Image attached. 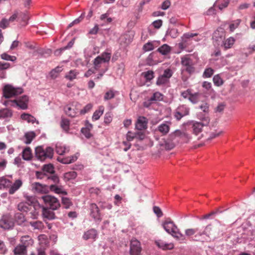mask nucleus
Masks as SVG:
<instances>
[{"mask_svg": "<svg viewBox=\"0 0 255 255\" xmlns=\"http://www.w3.org/2000/svg\"><path fill=\"white\" fill-rule=\"evenodd\" d=\"M153 210L157 217L160 218L163 216V213L159 207L157 206H154L153 207Z\"/></svg>", "mask_w": 255, "mask_h": 255, "instance_id": "obj_62", "label": "nucleus"}, {"mask_svg": "<svg viewBox=\"0 0 255 255\" xmlns=\"http://www.w3.org/2000/svg\"><path fill=\"white\" fill-rule=\"evenodd\" d=\"M214 73V70L211 68H208L205 70L203 76L204 78H210L211 77Z\"/></svg>", "mask_w": 255, "mask_h": 255, "instance_id": "obj_51", "label": "nucleus"}, {"mask_svg": "<svg viewBox=\"0 0 255 255\" xmlns=\"http://www.w3.org/2000/svg\"><path fill=\"white\" fill-rule=\"evenodd\" d=\"M33 202L30 203L27 202H21L17 205V209L21 212H27L31 210Z\"/></svg>", "mask_w": 255, "mask_h": 255, "instance_id": "obj_15", "label": "nucleus"}, {"mask_svg": "<svg viewBox=\"0 0 255 255\" xmlns=\"http://www.w3.org/2000/svg\"><path fill=\"white\" fill-rule=\"evenodd\" d=\"M235 42V39L233 37H230L226 40H224L220 44L221 46L224 47L225 49L231 48Z\"/></svg>", "mask_w": 255, "mask_h": 255, "instance_id": "obj_25", "label": "nucleus"}, {"mask_svg": "<svg viewBox=\"0 0 255 255\" xmlns=\"http://www.w3.org/2000/svg\"><path fill=\"white\" fill-rule=\"evenodd\" d=\"M174 139V138H171L170 134L168 138L165 140L164 142L161 144V145L166 150H171L175 147V144L173 141Z\"/></svg>", "mask_w": 255, "mask_h": 255, "instance_id": "obj_20", "label": "nucleus"}, {"mask_svg": "<svg viewBox=\"0 0 255 255\" xmlns=\"http://www.w3.org/2000/svg\"><path fill=\"white\" fill-rule=\"evenodd\" d=\"M162 227L167 233L178 240L183 241L185 239V235L182 234L177 226L170 218L167 219L162 223Z\"/></svg>", "mask_w": 255, "mask_h": 255, "instance_id": "obj_1", "label": "nucleus"}, {"mask_svg": "<svg viewBox=\"0 0 255 255\" xmlns=\"http://www.w3.org/2000/svg\"><path fill=\"white\" fill-rule=\"evenodd\" d=\"M23 93L21 88H14L10 85H6L3 88V95L6 99L14 97Z\"/></svg>", "mask_w": 255, "mask_h": 255, "instance_id": "obj_5", "label": "nucleus"}, {"mask_svg": "<svg viewBox=\"0 0 255 255\" xmlns=\"http://www.w3.org/2000/svg\"><path fill=\"white\" fill-rule=\"evenodd\" d=\"M171 137L175 139L176 137H179L186 143H187L191 139V136L188 133L179 129H177L171 133Z\"/></svg>", "mask_w": 255, "mask_h": 255, "instance_id": "obj_10", "label": "nucleus"}, {"mask_svg": "<svg viewBox=\"0 0 255 255\" xmlns=\"http://www.w3.org/2000/svg\"><path fill=\"white\" fill-rule=\"evenodd\" d=\"M111 57V54L106 52H104L100 56H97L93 62L94 68L96 70H98L101 67V65L102 63L109 62Z\"/></svg>", "mask_w": 255, "mask_h": 255, "instance_id": "obj_8", "label": "nucleus"}, {"mask_svg": "<svg viewBox=\"0 0 255 255\" xmlns=\"http://www.w3.org/2000/svg\"><path fill=\"white\" fill-rule=\"evenodd\" d=\"M47 185L41 184L38 182H34L32 184V189L38 193H45L47 191Z\"/></svg>", "mask_w": 255, "mask_h": 255, "instance_id": "obj_16", "label": "nucleus"}, {"mask_svg": "<svg viewBox=\"0 0 255 255\" xmlns=\"http://www.w3.org/2000/svg\"><path fill=\"white\" fill-rule=\"evenodd\" d=\"M47 179L53 182V184H58L60 182L59 177L56 175H53L47 177Z\"/></svg>", "mask_w": 255, "mask_h": 255, "instance_id": "obj_55", "label": "nucleus"}, {"mask_svg": "<svg viewBox=\"0 0 255 255\" xmlns=\"http://www.w3.org/2000/svg\"><path fill=\"white\" fill-rule=\"evenodd\" d=\"M156 245L160 248L163 250H171L173 249L174 245L173 244L165 243L162 241H158L155 242Z\"/></svg>", "mask_w": 255, "mask_h": 255, "instance_id": "obj_27", "label": "nucleus"}, {"mask_svg": "<svg viewBox=\"0 0 255 255\" xmlns=\"http://www.w3.org/2000/svg\"><path fill=\"white\" fill-rule=\"evenodd\" d=\"M213 81L214 84L217 86H220L223 84V81L219 75H215L213 77Z\"/></svg>", "mask_w": 255, "mask_h": 255, "instance_id": "obj_47", "label": "nucleus"}, {"mask_svg": "<svg viewBox=\"0 0 255 255\" xmlns=\"http://www.w3.org/2000/svg\"><path fill=\"white\" fill-rule=\"evenodd\" d=\"M189 109L185 105L178 107L174 112V117L177 121L180 120L183 117L189 115Z\"/></svg>", "mask_w": 255, "mask_h": 255, "instance_id": "obj_9", "label": "nucleus"}, {"mask_svg": "<svg viewBox=\"0 0 255 255\" xmlns=\"http://www.w3.org/2000/svg\"><path fill=\"white\" fill-rule=\"evenodd\" d=\"M30 218L33 219H36L38 218V212L35 209V208L32 205V208L31 211H30Z\"/></svg>", "mask_w": 255, "mask_h": 255, "instance_id": "obj_60", "label": "nucleus"}, {"mask_svg": "<svg viewBox=\"0 0 255 255\" xmlns=\"http://www.w3.org/2000/svg\"><path fill=\"white\" fill-rule=\"evenodd\" d=\"M49 189L57 194L67 195V192L63 189L62 186H58L57 184H51L49 187Z\"/></svg>", "mask_w": 255, "mask_h": 255, "instance_id": "obj_26", "label": "nucleus"}, {"mask_svg": "<svg viewBox=\"0 0 255 255\" xmlns=\"http://www.w3.org/2000/svg\"><path fill=\"white\" fill-rule=\"evenodd\" d=\"M198 231V228L196 229H188L185 231V236L190 237L194 235Z\"/></svg>", "mask_w": 255, "mask_h": 255, "instance_id": "obj_57", "label": "nucleus"}, {"mask_svg": "<svg viewBox=\"0 0 255 255\" xmlns=\"http://www.w3.org/2000/svg\"><path fill=\"white\" fill-rule=\"evenodd\" d=\"M42 216L43 221L46 222L47 220H51L55 219L56 216L55 213L51 209L48 207H43L42 211Z\"/></svg>", "mask_w": 255, "mask_h": 255, "instance_id": "obj_14", "label": "nucleus"}, {"mask_svg": "<svg viewBox=\"0 0 255 255\" xmlns=\"http://www.w3.org/2000/svg\"><path fill=\"white\" fill-rule=\"evenodd\" d=\"M92 107L93 106L91 104H87L86 106L84 107L83 109L81 110L80 114L82 115H84L85 114L88 113L91 110Z\"/></svg>", "mask_w": 255, "mask_h": 255, "instance_id": "obj_63", "label": "nucleus"}, {"mask_svg": "<svg viewBox=\"0 0 255 255\" xmlns=\"http://www.w3.org/2000/svg\"><path fill=\"white\" fill-rule=\"evenodd\" d=\"M203 124L198 122H192V128L193 132L196 135H198L202 130L203 127Z\"/></svg>", "mask_w": 255, "mask_h": 255, "instance_id": "obj_21", "label": "nucleus"}, {"mask_svg": "<svg viewBox=\"0 0 255 255\" xmlns=\"http://www.w3.org/2000/svg\"><path fill=\"white\" fill-rule=\"evenodd\" d=\"M77 176V173L75 171H72L65 173L64 175V178L65 180L69 181L75 179Z\"/></svg>", "mask_w": 255, "mask_h": 255, "instance_id": "obj_40", "label": "nucleus"}, {"mask_svg": "<svg viewBox=\"0 0 255 255\" xmlns=\"http://www.w3.org/2000/svg\"><path fill=\"white\" fill-rule=\"evenodd\" d=\"M42 170L46 174L47 173L53 174L55 172L54 166L53 164L50 163L44 165L42 168Z\"/></svg>", "mask_w": 255, "mask_h": 255, "instance_id": "obj_34", "label": "nucleus"}, {"mask_svg": "<svg viewBox=\"0 0 255 255\" xmlns=\"http://www.w3.org/2000/svg\"><path fill=\"white\" fill-rule=\"evenodd\" d=\"M157 51L162 55H166L170 52L171 47L167 44H164L159 47Z\"/></svg>", "mask_w": 255, "mask_h": 255, "instance_id": "obj_31", "label": "nucleus"}, {"mask_svg": "<svg viewBox=\"0 0 255 255\" xmlns=\"http://www.w3.org/2000/svg\"><path fill=\"white\" fill-rule=\"evenodd\" d=\"M35 133L34 131L26 132L24 134V137L26 139V140L24 141L25 143L27 144H30L35 137Z\"/></svg>", "mask_w": 255, "mask_h": 255, "instance_id": "obj_33", "label": "nucleus"}, {"mask_svg": "<svg viewBox=\"0 0 255 255\" xmlns=\"http://www.w3.org/2000/svg\"><path fill=\"white\" fill-rule=\"evenodd\" d=\"M163 99V95L159 92H155L153 94L151 97L150 98L149 101L150 102L152 101H160Z\"/></svg>", "mask_w": 255, "mask_h": 255, "instance_id": "obj_41", "label": "nucleus"}, {"mask_svg": "<svg viewBox=\"0 0 255 255\" xmlns=\"http://www.w3.org/2000/svg\"><path fill=\"white\" fill-rule=\"evenodd\" d=\"M199 119L201 121V122H200V123L205 126H207L210 121L209 117L207 115L199 116Z\"/></svg>", "mask_w": 255, "mask_h": 255, "instance_id": "obj_45", "label": "nucleus"}, {"mask_svg": "<svg viewBox=\"0 0 255 255\" xmlns=\"http://www.w3.org/2000/svg\"><path fill=\"white\" fill-rule=\"evenodd\" d=\"M20 117L22 120L27 121L28 123L34 124V123H36L37 125L39 124V122L30 114L23 113L21 115Z\"/></svg>", "mask_w": 255, "mask_h": 255, "instance_id": "obj_24", "label": "nucleus"}, {"mask_svg": "<svg viewBox=\"0 0 255 255\" xmlns=\"http://www.w3.org/2000/svg\"><path fill=\"white\" fill-rule=\"evenodd\" d=\"M35 154L38 159L44 161L47 158H52L53 149L51 147H47L44 150L42 146H38L35 149Z\"/></svg>", "mask_w": 255, "mask_h": 255, "instance_id": "obj_4", "label": "nucleus"}, {"mask_svg": "<svg viewBox=\"0 0 255 255\" xmlns=\"http://www.w3.org/2000/svg\"><path fill=\"white\" fill-rule=\"evenodd\" d=\"M154 72L152 71L149 70L147 72H143L142 75L147 81H150L154 78Z\"/></svg>", "mask_w": 255, "mask_h": 255, "instance_id": "obj_46", "label": "nucleus"}, {"mask_svg": "<svg viewBox=\"0 0 255 255\" xmlns=\"http://www.w3.org/2000/svg\"><path fill=\"white\" fill-rule=\"evenodd\" d=\"M22 185V181L21 179H17L13 183H11V185L8 190V193L10 195L13 194Z\"/></svg>", "mask_w": 255, "mask_h": 255, "instance_id": "obj_19", "label": "nucleus"}, {"mask_svg": "<svg viewBox=\"0 0 255 255\" xmlns=\"http://www.w3.org/2000/svg\"><path fill=\"white\" fill-rule=\"evenodd\" d=\"M18 19H20L22 22H24V25L28 24V21L29 19V16L27 11L21 12L18 11Z\"/></svg>", "mask_w": 255, "mask_h": 255, "instance_id": "obj_28", "label": "nucleus"}, {"mask_svg": "<svg viewBox=\"0 0 255 255\" xmlns=\"http://www.w3.org/2000/svg\"><path fill=\"white\" fill-rule=\"evenodd\" d=\"M81 131L87 138H90L92 136V134L89 129L83 128H81Z\"/></svg>", "mask_w": 255, "mask_h": 255, "instance_id": "obj_64", "label": "nucleus"}, {"mask_svg": "<svg viewBox=\"0 0 255 255\" xmlns=\"http://www.w3.org/2000/svg\"><path fill=\"white\" fill-rule=\"evenodd\" d=\"M90 209L91 211V216L94 218L95 221L101 222L102 218L98 206L95 203H92L90 204Z\"/></svg>", "mask_w": 255, "mask_h": 255, "instance_id": "obj_11", "label": "nucleus"}, {"mask_svg": "<svg viewBox=\"0 0 255 255\" xmlns=\"http://www.w3.org/2000/svg\"><path fill=\"white\" fill-rule=\"evenodd\" d=\"M11 182L4 177H1L0 178V188H9L11 185Z\"/></svg>", "mask_w": 255, "mask_h": 255, "instance_id": "obj_37", "label": "nucleus"}, {"mask_svg": "<svg viewBox=\"0 0 255 255\" xmlns=\"http://www.w3.org/2000/svg\"><path fill=\"white\" fill-rule=\"evenodd\" d=\"M22 158L24 160H30L32 158L31 150L29 147L25 148L22 152Z\"/></svg>", "mask_w": 255, "mask_h": 255, "instance_id": "obj_29", "label": "nucleus"}, {"mask_svg": "<svg viewBox=\"0 0 255 255\" xmlns=\"http://www.w3.org/2000/svg\"><path fill=\"white\" fill-rule=\"evenodd\" d=\"M226 36V31L225 29L221 27H219L213 32L212 35V39L214 45H220L223 41L225 40Z\"/></svg>", "mask_w": 255, "mask_h": 255, "instance_id": "obj_7", "label": "nucleus"}, {"mask_svg": "<svg viewBox=\"0 0 255 255\" xmlns=\"http://www.w3.org/2000/svg\"><path fill=\"white\" fill-rule=\"evenodd\" d=\"M65 114L69 117L71 118L75 117L76 116L77 112L75 111L74 109H72V108L68 106H65L64 108Z\"/></svg>", "mask_w": 255, "mask_h": 255, "instance_id": "obj_39", "label": "nucleus"}, {"mask_svg": "<svg viewBox=\"0 0 255 255\" xmlns=\"http://www.w3.org/2000/svg\"><path fill=\"white\" fill-rule=\"evenodd\" d=\"M29 224L34 230H42L44 228L43 222L40 221L30 222Z\"/></svg>", "mask_w": 255, "mask_h": 255, "instance_id": "obj_30", "label": "nucleus"}, {"mask_svg": "<svg viewBox=\"0 0 255 255\" xmlns=\"http://www.w3.org/2000/svg\"><path fill=\"white\" fill-rule=\"evenodd\" d=\"M181 64L185 67L188 66L192 64V60L189 57L185 56L181 58Z\"/></svg>", "mask_w": 255, "mask_h": 255, "instance_id": "obj_48", "label": "nucleus"}, {"mask_svg": "<svg viewBox=\"0 0 255 255\" xmlns=\"http://www.w3.org/2000/svg\"><path fill=\"white\" fill-rule=\"evenodd\" d=\"M97 236V231L94 229H91L85 232L83 235V238L85 240L89 239L95 240Z\"/></svg>", "mask_w": 255, "mask_h": 255, "instance_id": "obj_22", "label": "nucleus"}, {"mask_svg": "<svg viewBox=\"0 0 255 255\" xmlns=\"http://www.w3.org/2000/svg\"><path fill=\"white\" fill-rule=\"evenodd\" d=\"M147 121L144 117H139L135 124V128L141 130L147 128Z\"/></svg>", "mask_w": 255, "mask_h": 255, "instance_id": "obj_18", "label": "nucleus"}, {"mask_svg": "<svg viewBox=\"0 0 255 255\" xmlns=\"http://www.w3.org/2000/svg\"><path fill=\"white\" fill-rule=\"evenodd\" d=\"M15 225L14 219L9 213L3 214L0 218V228L4 230L13 229Z\"/></svg>", "mask_w": 255, "mask_h": 255, "instance_id": "obj_3", "label": "nucleus"}, {"mask_svg": "<svg viewBox=\"0 0 255 255\" xmlns=\"http://www.w3.org/2000/svg\"><path fill=\"white\" fill-rule=\"evenodd\" d=\"M169 129V126L166 124H162L158 127V130L163 135L167 134Z\"/></svg>", "mask_w": 255, "mask_h": 255, "instance_id": "obj_38", "label": "nucleus"}, {"mask_svg": "<svg viewBox=\"0 0 255 255\" xmlns=\"http://www.w3.org/2000/svg\"><path fill=\"white\" fill-rule=\"evenodd\" d=\"M44 202L47 206H49L50 209L52 210H55L58 209L60 206V204L59 200L54 196L46 195L42 197Z\"/></svg>", "mask_w": 255, "mask_h": 255, "instance_id": "obj_6", "label": "nucleus"}, {"mask_svg": "<svg viewBox=\"0 0 255 255\" xmlns=\"http://www.w3.org/2000/svg\"><path fill=\"white\" fill-rule=\"evenodd\" d=\"M69 150V147L61 145H56V152L59 155H63L65 153H68Z\"/></svg>", "mask_w": 255, "mask_h": 255, "instance_id": "obj_35", "label": "nucleus"}, {"mask_svg": "<svg viewBox=\"0 0 255 255\" xmlns=\"http://www.w3.org/2000/svg\"><path fill=\"white\" fill-rule=\"evenodd\" d=\"M200 94L198 93H196L194 94H191L189 97V100L193 104H196L199 101Z\"/></svg>", "mask_w": 255, "mask_h": 255, "instance_id": "obj_43", "label": "nucleus"}, {"mask_svg": "<svg viewBox=\"0 0 255 255\" xmlns=\"http://www.w3.org/2000/svg\"><path fill=\"white\" fill-rule=\"evenodd\" d=\"M77 73L74 70H71L69 73L65 76V78L69 79L70 81L73 80L76 77Z\"/></svg>", "mask_w": 255, "mask_h": 255, "instance_id": "obj_56", "label": "nucleus"}, {"mask_svg": "<svg viewBox=\"0 0 255 255\" xmlns=\"http://www.w3.org/2000/svg\"><path fill=\"white\" fill-rule=\"evenodd\" d=\"M104 108L103 106L99 107L98 110L96 111L92 116V120L93 121H97L99 119L100 117L103 115Z\"/></svg>", "mask_w": 255, "mask_h": 255, "instance_id": "obj_36", "label": "nucleus"}, {"mask_svg": "<svg viewBox=\"0 0 255 255\" xmlns=\"http://www.w3.org/2000/svg\"><path fill=\"white\" fill-rule=\"evenodd\" d=\"M6 106H17L22 110H25L27 108V104L25 102H22L20 100H7L4 102Z\"/></svg>", "mask_w": 255, "mask_h": 255, "instance_id": "obj_13", "label": "nucleus"}, {"mask_svg": "<svg viewBox=\"0 0 255 255\" xmlns=\"http://www.w3.org/2000/svg\"><path fill=\"white\" fill-rule=\"evenodd\" d=\"M112 121V114L111 113H107L104 117V123L106 124H110Z\"/></svg>", "mask_w": 255, "mask_h": 255, "instance_id": "obj_61", "label": "nucleus"}, {"mask_svg": "<svg viewBox=\"0 0 255 255\" xmlns=\"http://www.w3.org/2000/svg\"><path fill=\"white\" fill-rule=\"evenodd\" d=\"M141 248L140 244L136 240H131L130 246V254L131 255H139L140 253Z\"/></svg>", "mask_w": 255, "mask_h": 255, "instance_id": "obj_12", "label": "nucleus"}, {"mask_svg": "<svg viewBox=\"0 0 255 255\" xmlns=\"http://www.w3.org/2000/svg\"><path fill=\"white\" fill-rule=\"evenodd\" d=\"M115 93L113 90H110L105 93L104 96V100L105 101L112 99L115 97Z\"/></svg>", "mask_w": 255, "mask_h": 255, "instance_id": "obj_52", "label": "nucleus"}, {"mask_svg": "<svg viewBox=\"0 0 255 255\" xmlns=\"http://www.w3.org/2000/svg\"><path fill=\"white\" fill-rule=\"evenodd\" d=\"M172 72L171 70L170 69H166L164 71L163 74L161 76L169 80V78L172 76Z\"/></svg>", "mask_w": 255, "mask_h": 255, "instance_id": "obj_59", "label": "nucleus"}, {"mask_svg": "<svg viewBox=\"0 0 255 255\" xmlns=\"http://www.w3.org/2000/svg\"><path fill=\"white\" fill-rule=\"evenodd\" d=\"M62 203L65 206V208L66 209L69 208L72 205L70 200L67 197H62Z\"/></svg>", "mask_w": 255, "mask_h": 255, "instance_id": "obj_54", "label": "nucleus"}, {"mask_svg": "<svg viewBox=\"0 0 255 255\" xmlns=\"http://www.w3.org/2000/svg\"><path fill=\"white\" fill-rule=\"evenodd\" d=\"M7 252V249L4 242L0 240V254L4 255Z\"/></svg>", "mask_w": 255, "mask_h": 255, "instance_id": "obj_53", "label": "nucleus"}, {"mask_svg": "<svg viewBox=\"0 0 255 255\" xmlns=\"http://www.w3.org/2000/svg\"><path fill=\"white\" fill-rule=\"evenodd\" d=\"M61 67H57L56 68L52 70L50 73V77L53 78H56L58 75V73L61 71Z\"/></svg>", "mask_w": 255, "mask_h": 255, "instance_id": "obj_49", "label": "nucleus"}, {"mask_svg": "<svg viewBox=\"0 0 255 255\" xmlns=\"http://www.w3.org/2000/svg\"><path fill=\"white\" fill-rule=\"evenodd\" d=\"M14 255H26L27 245L18 244L13 250Z\"/></svg>", "mask_w": 255, "mask_h": 255, "instance_id": "obj_17", "label": "nucleus"}, {"mask_svg": "<svg viewBox=\"0 0 255 255\" xmlns=\"http://www.w3.org/2000/svg\"><path fill=\"white\" fill-rule=\"evenodd\" d=\"M0 57L2 59L6 61H14L16 59L15 56L9 55L6 53L1 54L0 55Z\"/></svg>", "mask_w": 255, "mask_h": 255, "instance_id": "obj_44", "label": "nucleus"}, {"mask_svg": "<svg viewBox=\"0 0 255 255\" xmlns=\"http://www.w3.org/2000/svg\"><path fill=\"white\" fill-rule=\"evenodd\" d=\"M217 222L216 225L212 226L211 224L208 225L202 233H199V235L202 236L205 235L209 237H215L217 235H218L221 233H222L227 230V228L225 224H222L221 222L216 220Z\"/></svg>", "mask_w": 255, "mask_h": 255, "instance_id": "obj_2", "label": "nucleus"}, {"mask_svg": "<svg viewBox=\"0 0 255 255\" xmlns=\"http://www.w3.org/2000/svg\"><path fill=\"white\" fill-rule=\"evenodd\" d=\"M169 80H168L167 79H166L165 77H163V76L160 75L158 78V79L156 81V84L158 86L164 85V84H166L167 83H168L169 82Z\"/></svg>", "mask_w": 255, "mask_h": 255, "instance_id": "obj_50", "label": "nucleus"}, {"mask_svg": "<svg viewBox=\"0 0 255 255\" xmlns=\"http://www.w3.org/2000/svg\"><path fill=\"white\" fill-rule=\"evenodd\" d=\"M12 115V111L8 109H3L0 110V119L10 118Z\"/></svg>", "mask_w": 255, "mask_h": 255, "instance_id": "obj_32", "label": "nucleus"}, {"mask_svg": "<svg viewBox=\"0 0 255 255\" xmlns=\"http://www.w3.org/2000/svg\"><path fill=\"white\" fill-rule=\"evenodd\" d=\"M9 21L8 19L3 18L0 21V27L2 29H5L8 27Z\"/></svg>", "mask_w": 255, "mask_h": 255, "instance_id": "obj_58", "label": "nucleus"}, {"mask_svg": "<svg viewBox=\"0 0 255 255\" xmlns=\"http://www.w3.org/2000/svg\"><path fill=\"white\" fill-rule=\"evenodd\" d=\"M60 125L64 130L68 131L69 129L70 121L66 119H62Z\"/></svg>", "mask_w": 255, "mask_h": 255, "instance_id": "obj_42", "label": "nucleus"}, {"mask_svg": "<svg viewBox=\"0 0 255 255\" xmlns=\"http://www.w3.org/2000/svg\"><path fill=\"white\" fill-rule=\"evenodd\" d=\"M14 222H15L19 226L23 225L24 223L26 221V219L24 215L21 213H16L14 215Z\"/></svg>", "mask_w": 255, "mask_h": 255, "instance_id": "obj_23", "label": "nucleus"}]
</instances>
